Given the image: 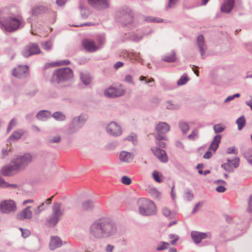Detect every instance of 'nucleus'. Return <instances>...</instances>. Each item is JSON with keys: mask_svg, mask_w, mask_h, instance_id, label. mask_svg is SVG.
Instances as JSON below:
<instances>
[{"mask_svg": "<svg viewBox=\"0 0 252 252\" xmlns=\"http://www.w3.org/2000/svg\"><path fill=\"white\" fill-rule=\"evenodd\" d=\"M63 243L61 240L58 237H53L51 238L50 243V248L51 250H54L61 247Z\"/></svg>", "mask_w": 252, "mask_h": 252, "instance_id": "nucleus-24", "label": "nucleus"}, {"mask_svg": "<svg viewBox=\"0 0 252 252\" xmlns=\"http://www.w3.org/2000/svg\"><path fill=\"white\" fill-rule=\"evenodd\" d=\"M214 130L216 133L218 134L224 131L225 127L222 126L221 124H216L214 126Z\"/></svg>", "mask_w": 252, "mask_h": 252, "instance_id": "nucleus-42", "label": "nucleus"}, {"mask_svg": "<svg viewBox=\"0 0 252 252\" xmlns=\"http://www.w3.org/2000/svg\"><path fill=\"white\" fill-rule=\"evenodd\" d=\"M16 210V204L12 200H3L0 203V211L3 213L9 214L15 212Z\"/></svg>", "mask_w": 252, "mask_h": 252, "instance_id": "nucleus-10", "label": "nucleus"}, {"mask_svg": "<svg viewBox=\"0 0 252 252\" xmlns=\"http://www.w3.org/2000/svg\"><path fill=\"white\" fill-rule=\"evenodd\" d=\"M193 194L191 190L188 189L185 192L184 198L188 201L192 200L193 198Z\"/></svg>", "mask_w": 252, "mask_h": 252, "instance_id": "nucleus-43", "label": "nucleus"}, {"mask_svg": "<svg viewBox=\"0 0 252 252\" xmlns=\"http://www.w3.org/2000/svg\"><path fill=\"white\" fill-rule=\"evenodd\" d=\"M96 246L95 245H92L87 248L86 252H96ZM102 252H110V245H107Z\"/></svg>", "mask_w": 252, "mask_h": 252, "instance_id": "nucleus-27", "label": "nucleus"}, {"mask_svg": "<svg viewBox=\"0 0 252 252\" xmlns=\"http://www.w3.org/2000/svg\"><path fill=\"white\" fill-rule=\"evenodd\" d=\"M126 92L125 90L121 88H116L111 87V98L116 97L123 95Z\"/></svg>", "mask_w": 252, "mask_h": 252, "instance_id": "nucleus-26", "label": "nucleus"}, {"mask_svg": "<svg viewBox=\"0 0 252 252\" xmlns=\"http://www.w3.org/2000/svg\"><path fill=\"white\" fill-rule=\"evenodd\" d=\"M23 132L22 131H15L10 136L9 138V140H11L12 139L13 140H18L19 139L21 136L23 135Z\"/></svg>", "mask_w": 252, "mask_h": 252, "instance_id": "nucleus-40", "label": "nucleus"}, {"mask_svg": "<svg viewBox=\"0 0 252 252\" xmlns=\"http://www.w3.org/2000/svg\"><path fill=\"white\" fill-rule=\"evenodd\" d=\"M169 246V243L164 241H161L158 245L156 248V250L158 251H161L168 249Z\"/></svg>", "mask_w": 252, "mask_h": 252, "instance_id": "nucleus-34", "label": "nucleus"}, {"mask_svg": "<svg viewBox=\"0 0 252 252\" xmlns=\"http://www.w3.org/2000/svg\"><path fill=\"white\" fill-rule=\"evenodd\" d=\"M93 206V203L92 201H86L82 204L81 207L84 210H89L91 209Z\"/></svg>", "mask_w": 252, "mask_h": 252, "instance_id": "nucleus-36", "label": "nucleus"}, {"mask_svg": "<svg viewBox=\"0 0 252 252\" xmlns=\"http://www.w3.org/2000/svg\"><path fill=\"white\" fill-rule=\"evenodd\" d=\"M122 183L126 185H129L131 183V179L127 176H124L121 178Z\"/></svg>", "mask_w": 252, "mask_h": 252, "instance_id": "nucleus-48", "label": "nucleus"}, {"mask_svg": "<svg viewBox=\"0 0 252 252\" xmlns=\"http://www.w3.org/2000/svg\"><path fill=\"white\" fill-rule=\"evenodd\" d=\"M33 157L30 154H26L24 156L17 158L16 163L19 166V169H22L28 165L32 160Z\"/></svg>", "mask_w": 252, "mask_h": 252, "instance_id": "nucleus-11", "label": "nucleus"}, {"mask_svg": "<svg viewBox=\"0 0 252 252\" xmlns=\"http://www.w3.org/2000/svg\"><path fill=\"white\" fill-rule=\"evenodd\" d=\"M238 125V129L241 130L246 125V120L244 116L239 117L236 122Z\"/></svg>", "mask_w": 252, "mask_h": 252, "instance_id": "nucleus-30", "label": "nucleus"}, {"mask_svg": "<svg viewBox=\"0 0 252 252\" xmlns=\"http://www.w3.org/2000/svg\"><path fill=\"white\" fill-rule=\"evenodd\" d=\"M196 43L200 52L201 58L204 59V55L207 49V46L205 42L204 38L202 34H200L197 36Z\"/></svg>", "mask_w": 252, "mask_h": 252, "instance_id": "nucleus-13", "label": "nucleus"}, {"mask_svg": "<svg viewBox=\"0 0 252 252\" xmlns=\"http://www.w3.org/2000/svg\"><path fill=\"white\" fill-rule=\"evenodd\" d=\"M19 166H18L16 162L12 165H6L1 169V173L5 176H10L16 171L20 170Z\"/></svg>", "mask_w": 252, "mask_h": 252, "instance_id": "nucleus-12", "label": "nucleus"}, {"mask_svg": "<svg viewBox=\"0 0 252 252\" xmlns=\"http://www.w3.org/2000/svg\"><path fill=\"white\" fill-rule=\"evenodd\" d=\"M80 77L84 84L88 85L91 82V78L89 74L87 73H81Z\"/></svg>", "mask_w": 252, "mask_h": 252, "instance_id": "nucleus-37", "label": "nucleus"}, {"mask_svg": "<svg viewBox=\"0 0 252 252\" xmlns=\"http://www.w3.org/2000/svg\"><path fill=\"white\" fill-rule=\"evenodd\" d=\"M54 196L50 197L46 200L45 202H42L40 205L34 207L33 212L36 215H38L41 212L45 210L48 205L51 204Z\"/></svg>", "mask_w": 252, "mask_h": 252, "instance_id": "nucleus-17", "label": "nucleus"}, {"mask_svg": "<svg viewBox=\"0 0 252 252\" xmlns=\"http://www.w3.org/2000/svg\"><path fill=\"white\" fill-rule=\"evenodd\" d=\"M143 35H139L137 33L132 32L129 35V40L134 41L138 42L143 38Z\"/></svg>", "mask_w": 252, "mask_h": 252, "instance_id": "nucleus-33", "label": "nucleus"}, {"mask_svg": "<svg viewBox=\"0 0 252 252\" xmlns=\"http://www.w3.org/2000/svg\"><path fill=\"white\" fill-rule=\"evenodd\" d=\"M41 53L40 49L37 43L30 42L23 47L21 51L22 55L26 58Z\"/></svg>", "mask_w": 252, "mask_h": 252, "instance_id": "nucleus-8", "label": "nucleus"}, {"mask_svg": "<svg viewBox=\"0 0 252 252\" xmlns=\"http://www.w3.org/2000/svg\"><path fill=\"white\" fill-rule=\"evenodd\" d=\"M226 189V188L223 186H219L216 189V191L220 193L224 192Z\"/></svg>", "mask_w": 252, "mask_h": 252, "instance_id": "nucleus-63", "label": "nucleus"}, {"mask_svg": "<svg viewBox=\"0 0 252 252\" xmlns=\"http://www.w3.org/2000/svg\"><path fill=\"white\" fill-rule=\"evenodd\" d=\"M89 3L93 7L98 9H102L108 7V0H88Z\"/></svg>", "mask_w": 252, "mask_h": 252, "instance_id": "nucleus-14", "label": "nucleus"}, {"mask_svg": "<svg viewBox=\"0 0 252 252\" xmlns=\"http://www.w3.org/2000/svg\"><path fill=\"white\" fill-rule=\"evenodd\" d=\"M28 72V66L27 65H20L13 71V75L18 78H22L26 76Z\"/></svg>", "mask_w": 252, "mask_h": 252, "instance_id": "nucleus-15", "label": "nucleus"}, {"mask_svg": "<svg viewBox=\"0 0 252 252\" xmlns=\"http://www.w3.org/2000/svg\"><path fill=\"white\" fill-rule=\"evenodd\" d=\"M189 80V78L187 75H183L177 81V85L178 86L184 85L187 83Z\"/></svg>", "mask_w": 252, "mask_h": 252, "instance_id": "nucleus-38", "label": "nucleus"}, {"mask_svg": "<svg viewBox=\"0 0 252 252\" xmlns=\"http://www.w3.org/2000/svg\"><path fill=\"white\" fill-rule=\"evenodd\" d=\"M176 60V53L174 50L162 57V60L167 63H173Z\"/></svg>", "mask_w": 252, "mask_h": 252, "instance_id": "nucleus-25", "label": "nucleus"}, {"mask_svg": "<svg viewBox=\"0 0 252 252\" xmlns=\"http://www.w3.org/2000/svg\"><path fill=\"white\" fill-rule=\"evenodd\" d=\"M53 117L58 121H63L65 119V116L59 112H56L53 115Z\"/></svg>", "mask_w": 252, "mask_h": 252, "instance_id": "nucleus-51", "label": "nucleus"}, {"mask_svg": "<svg viewBox=\"0 0 252 252\" xmlns=\"http://www.w3.org/2000/svg\"><path fill=\"white\" fill-rule=\"evenodd\" d=\"M149 192L155 198L159 199L161 198L160 192L156 188H151L149 189Z\"/></svg>", "mask_w": 252, "mask_h": 252, "instance_id": "nucleus-32", "label": "nucleus"}, {"mask_svg": "<svg viewBox=\"0 0 252 252\" xmlns=\"http://www.w3.org/2000/svg\"><path fill=\"white\" fill-rule=\"evenodd\" d=\"M161 176H162V175L160 174L156 170H155L153 172V178L158 183H161L162 182V181L161 179L160 178Z\"/></svg>", "mask_w": 252, "mask_h": 252, "instance_id": "nucleus-41", "label": "nucleus"}, {"mask_svg": "<svg viewBox=\"0 0 252 252\" xmlns=\"http://www.w3.org/2000/svg\"><path fill=\"white\" fill-rule=\"evenodd\" d=\"M161 212L162 214L166 218H170L171 212L167 207H164L162 209Z\"/></svg>", "mask_w": 252, "mask_h": 252, "instance_id": "nucleus-56", "label": "nucleus"}, {"mask_svg": "<svg viewBox=\"0 0 252 252\" xmlns=\"http://www.w3.org/2000/svg\"><path fill=\"white\" fill-rule=\"evenodd\" d=\"M45 10V7L42 6H38L34 7L32 9V14L37 15L42 13Z\"/></svg>", "mask_w": 252, "mask_h": 252, "instance_id": "nucleus-39", "label": "nucleus"}, {"mask_svg": "<svg viewBox=\"0 0 252 252\" xmlns=\"http://www.w3.org/2000/svg\"><path fill=\"white\" fill-rule=\"evenodd\" d=\"M61 204L54 203L52 208V213L47 219L48 225L50 226H55L61 219L63 215V210L61 209Z\"/></svg>", "mask_w": 252, "mask_h": 252, "instance_id": "nucleus-6", "label": "nucleus"}, {"mask_svg": "<svg viewBox=\"0 0 252 252\" xmlns=\"http://www.w3.org/2000/svg\"><path fill=\"white\" fill-rule=\"evenodd\" d=\"M125 81L130 84H133L132 77L130 75H126L125 78Z\"/></svg>", "mask_w": 252, "mask_h": 252, "instance_id": "nucleus-60", "label": "nucleus"}, {"mask_svg": "<svg viewBox=\"0 0 252 252\" xmlns=\"http://www.w3.org/2000/svg\"><path fill=\"white\" fill-rule=\"evenodd\" d=\"M139 213L143 216L154 215L157 213L154 203L145 198L139 199L137 201Z\"/></svg>", "mask_w": 252, "mask_h": 252, "instance_id": "nucleus-3", "label": "nucleus"}, {"mask_svg": "<svg viewBox=\"0 0 252 252\" xmlns=\"http://www.w3.org/2000/svg\"><path fill=\"white\" fill-rule=\"evenodd\" d=\"M20 230L22 232V235L24 238H26L30 235V231L28 229H24L21 228Z\"/></svg>", "mask_w": 252, "mask_h": 252, "instance_id": "nucleus-59", "label": "nucleus"}, {"mask_svg": "<svg viewBox=\"0 0 252 252\" xmlns=\"http://www.w3.org/2000/svg\"><path fill=\"white\" fill-rule=\"evenodd\" d=\"M221 167L227 172H231L233 171V167L229 163H224L221 164Z\"/></svg>", "mask_w": 252, "mask_h": 252, "instance_id": "nucleus-45", "label": "nucleus"}, {"mask_svg": "<svg viewBox=\"0 0 252 252\" xmlns=\"http://www.w3.org/2000/svg\"><path fill=\"white\" fill-rule=\"evenodd\" d=\"M104 41V37L100 35L97 37V43L91 39L86 38L83 40L82 45L87 51L93 52L99 49Z\"/></svg>", "mask_w": 252, "mask_h": 252, "instance_id": "nucleus-7", "label": "nucleus"}, {"mask_svg": "<svg viewBox=\"0 0 252 252\" xmlns=\"http://www.w3.org/2000/svg\"><path fill=\"white\" fill-rule=\"evenodd\" d=\"M208 234L206 233L192 231L191 232V237L194 243H199L202 239H205L207 237Z\"/></svg>", "mask_w": 252, "mask_h": 252, "instance_id": "nucleus-18", "label": "nucleus"}, {"mask_svg": "<svg viewBox=\"0 0 252 252\" xmlns=\"http://www.w3.org/2000/svg\"><path fill=\"white\" fill-rule=\"evenodd\" d=\"M136 138H137L136 135L135 134H133V135H128L125 139V140L132 141L133 142V144L135 145L137 143Z\"/></svg>", "mask_w": 252, "mask_h": 252, "instance_id": "nucleus-55", "label": "nucleus"}, {"mask_svg": "<svg viewBox=\"0 0 252 252\" xmlns=\"http://www.w3.org/2000/svg\"><path fill=\"white\" fill-rule=\"evenodd\" d=\"M155 156L163 162H166L168 161L167 156L166 152L158 147H156L152 150Z\"/></svg>", "mask_w": 252, "mask_h": 252, "instance_id": "nucleus-16", "label": "nucleus"}, {"mask_svg": "<svg viewBox=\"0 0 252 252\" xmlns=\"http://www.w3.org/2000/svg\"><path fill=\"white\" fill-rule=\"evenodd\" d=\"M179 126L183 134H186L189 129V124L184 121L179 122Z\"/></svg>", "mask_w": 252, "mask_h": 252, "instance_id": "nucleus-29", "label": "nucleus"}, {"mask_svg": "<svg viewBox=\"0 0 252 252\" xmlns=\"http://www.w3.org/2000/svg\"><path fill=\"white\" fill-rule=\"evenodd\" d=\"M90 235L96 239H107L110 236V220L108 216L95 220L91 225Z\"/></svg>", "mask_w": 252, "mask_h": 252, "instance_id": "nucleus-2", "label": "nucleus"}, {"mask_svg": "<svg viewBox=\"0 0 252 252\" xmlns=\"http://www.w3.org/2000/svg\"><path fill=\"white\" fill-rule=\"evenodd\" d=\"M61 141V137L60 135H56L50 137L48 140L49 143H59Z\"/></svg>", "mask_w": 252, "mask_h": 252, "instance_id": "nucleus-52", "label": "nucleus"}, {"mask_svg": "<svg viewBox=\"0 0 252 252\" xmlns=\"http://www.w3.org/2000/svg\"><path fill=\"white\" fill-rule=\"evenodd\" d=\"M156 143L160 148H164L166 146L165 142L162 141V140L156 139Z\"/></svg>", "mask_w": 252, "mask_h": 252, "instance_id": "nucleus-61", "label": "nucleus"}, {"mask_svg": "<svg viewBox=\"0 0 252 252\" xmlns=\"http://www.w3.org/2000/svg\"><path fill=\"white\" fill-rule=\"evenodd\" d=\"M42 47L43 49L48 50L50 49L52 46V44L51 41H48L41 43Z\"/></svg>", "mask_w": 252, "mask_h": 252, "instance_id": "nucleus-53", "label": "nucleus"}, {"mask_svg": "<svg viewBox=\"0 0 252 252\" xmlns=\"http://www.w3.org/2000/svg\"><path fill=\"white\" fill-rule=\"evenodd\" d=\"M0 187L2 188H8L9 187H12L13 188H16L17 186L15 185H10L5 182V181L1 178H0Z\"/></svg>", "mask_w": 252, "mask_h": 252, "instance_id": "nucleus-50", "label": "nucleus"}, {"mask_svg": "<svg viewBox=\"0 0 252 252\" xmlns=\"http://www.w3.org/2000/svg\"><path fill=\"white\" fill-rule=\"evenodd\" d=\"M178 0H169L168 3L166 7V9L168 10V9L174 8Z\"/></svg>", "mask_w": 252, "mask_h": 252, "instance_id": "nucleus-54", "label": "nucleus"}, {"mask_svg": "<svg viewBox=\"0 0 252 252\" xmlns=\"http://www.w3.org/2000/svg\"><path fill=\"white\" fill-rule=\"evenodd\" d=\"M115 19L122 27L130 30L136 28L139 25L135 19L134 10L126 5L119 8L116 11Z\"/></svg>", "mask_w": 252, "mask_h": 252, "instance_id": "nucleus-1", "label": "nucleus"}, {"mask_svg": "<svg viewBox=\"0 0 252 252\" xmlns=\"http://www.w3.org/2000/svg\"><path fill=\"white\" fill-rule=\"evenodd\" d=\"M211 150H209V148H208V151L206 152V153L203 156V158L205 159H209L212 156V154Z\"/></svg>", "mask_w": 252, "mask_h": 252, "instance_id": "nucleus-62", "label": "nucleus"}, {"mask_svg": "<svg viewBox=\"0 0 252 252\" xmlns=\"http://www.w3.org/2000/svg\"><path fill=\"white\" fill-rule=\"evenodd\" d=\"M73 77L72 71L68 67L56 70L53 74L51 81L54 83H59L60 82Z\"/></svg>", "mask_w": 252, "mask_h": 252, "instance_id": "nucleus-5", "label": "nucleus"}, {"mask_svg": "<svg viewBox=\"0 0 252 252\" xmlns=\"http://www.w3.org/2000/svg\"><path fill=\"white\" fill-rule=\"evenodd\" d=\"M32 215L30 207H27L17 214V217L19 220L30 219L32 218Z\"/></svg>", "mask_w": 252, "mask_h": 252, "instance_id": "nucleus-19", "label": "nucleus"}, {"mask_svg": "<svg viewBox=\"0 0 252 252\" xmlns=\"http://www.w3.org/2000/svg\"><path fill=\"white\" fill-rule=\"evenodd\" d=\"M166 107L168 109H171V110L178 109L180 108V107L178 105H174V104H173L172 103V101H168L167 102Z\"/></svg>", "mask_w": 252, "mask_h": 252, "instance_id": "nucleus-49", "label": "nucleus"}, {"mask_svg": "<svg viewBox=\"0 0 252 252\" xmlns=\"http://www.w3.org/2000/svg\"><path fill=\"white\" fill-rule=\"evenodd\" d=\"M144 21L148 23H161L163 21L162 19H158L155 17L144 16Z\"/></svg>", "mask_w": 252, "mask_h": 252, "instance_id": "nucleus-31", "label": "nucleus"}, {"mask_svg": "<svg viewBox=\"0 0 252 252\" xmlns=\"http://www.w3.org/2000/svg\"><path fill=\"white\" fill-rule=\"evenodd\" d=\"M133 159V156L129 152L122 151L120 154V159L125 162H130Z\"/></svg>", "mask_w": 252, "mask_h": 252, "instance_id": "nucleus-23", "label": "nucleus"}, {"mask_svg": "<svg viewBox=\"0 0 252 252\" xmlns=\"http://www.w3.org/2000/svg\"><path fill=\"white\" fill-rule=\"evenodd\" d=\"M22 18L18 16L17 18L9 17L6 19L0 17V24L8 32H13L17 30L22 22Z\"/></svg>", "mask_w": 252, "mask_h": 252, "instance_id": "nucleus-4", "label": "nucleus"}, {"mask_svg": "<svg viewBox=\"0 0 252 252\" xmlns=\"http://www.w3.org/2000/svg\"><path fill=\"white\" fill-rule=\"evenodd\" d=\"M48 115V112L46 111H40L37 114V118L39 120H44L45 118H46Z\"/></svg>", "mask_w": 252, "mask_h": 252, "instance_id": "nucleus-47", "label": "nucleus"}, {"mask_svg": "<svg viewBox=\"0 0 252 252\" xmlns=\"http://www.w3.org/2000/svg\"><path fill=\"white\" fill-rule=\"evenodd\" d=\"M198 130L197 129L195 128L191 133L188 135V138L189 140H193L196 138H197L198 137Z\"/></svg>", "mask_w": 252, "mask_h": 252, "instance_id": "nucleus-44", "label": "nucleus"}, {"mask_svg": "<svg viewBox=\"0 0 252 252\" xmlns=\"http://www.w3.org/2000/svg\"><path fill=\"white\" fill-rule=\"evenodd\" d=\"M168 237L170 239H172L170 241V244L172 245H175L176 242L179 239V236L177 235L170 234L169 235Z\"/></svg>", "mask_w": 252, "mask_h": 252, "instance_id": "nucleus-46", "label": "nucleus"}, {"mask_svg": "<svg viewBox=\"0 0 252 252\" xmlns=\"http://www.w3.org/2000/svg\"><path fill=\"white\" fill-rule=\"evenodd\" d=\"M69 63V62L68 60H64L60 61L59 62H53L49 63L46 64L48 66H57L61 65H66Z\"/></svg>", "mask_w": 252, "mask_h": 252, "instance_id": "nucleus-35", "label": "nucleus"}, {"mask_svg": "<svg viewBox=\"0 0 252 252\" xmlns=\"http://www.w3.org/2000/svg\"><path fill=\"white\" fill-rule=\"evenodd\" d=\"M221 136L220 135H216L209 146V150L213 151L214 152L218 149L221 141Z\"/></svg>", "mask_w": 252, "mask_h": 252, "instance_id": "nucleus-22", "label": "nucleus"}, {"mask_svg": "<svg viewBox=\"0 0 252 252\" xmlns=\"http://www.w3.org/2000/svg\"><path fill=\"white\" fill-rule=\"evenodd\" d=\"M226 153L228 154H234L236 155L238 153V151L235 147H230L227 149Z\"/></svg>", "mask_w": 252, "mask_h": 252, "instance_id": "nucleus-57", "label": "nucleus"}, {"mask_svg": "<svg viewBox=\"0 0 252 252\" xmlns=\"http://www.w3.org/2000/svg\"><path fill=\"white\" fill-rule=\"evenodd\" d=\"M247 211L250 213H252V194L250 196L248 201V206L247 209Z\"/></svg>", "mask_w": 252, "mask_h": 252, "instance_id": "nucleus-58", "label": "nucleus"}, {"mask_svg": "<svg viewBox=\"0 0 252 252\" xmlns=\"http://www.w3.org/2000/svg\"><path fill=\"white\" fill-rule=\"evenodd\" d=\"M243 156L248 162L252 166V149H249L245 151Z\"/></svg>", "mask_w": 252, "mask_h": 252, "instance_id": "nucleus-28", "label": "nucleus"}, {"mask_svg": "<svg viewBox=\"0 0 252 252\" xmlns=\"http://www.w3.org/2000/svg\"><path fill=\"white\" fill-rule=\"evenodd\" d=\"M235 0H225L221 6V11L222 12L229 13L233 8Z\"/></svg>", "mask_w": 252, "mask_h": 252, "instance_id": "nucleus-20", "label": "nucleus"}, {"mask_svg": "<svg viewBox=\"0 0 252 252\" xmlns=\"http://www.w3.org/2000/svg\"><path fill=\"white\" fill-rule=\"evenodd\" d=\"M122 134L121 126L116 122L111 121V135L114 136H118Z\"/></svg>", "mask_w": 252, "mask_h": 252, "instance_id": "nucleus-21", "label": "nucleus"}, {"mask_svg": "<svg viewBox=\"0 0 252 252\" xmlns=\"http://www.w3.org/2000/svg\"><path fill=\"white\" fill-rule=\"evenodd\" d=\"M157 132L155 135L156 139L166 140L165 134L170 130V126L165 122H159L156 126Z\"/></svg>", "mask_w": 252, "mask_h": 252, "instance_id": "nucleus-9", "label": "nucleus"}, {"mask_svg": "<svg viewBox=\"0 0 252 252\" xmlns=\"http://www.w3.org/2000/svg\"><path fill=\"white\" fill-rule=\"evenodd\" d=\"M231 164L233 165L234 167H235V168L238 167L239 165V158H236L234 159H232Z\"/></svg>", "mask_w": 252, "mask_h": 252, "instance_id": "nucleus-64", "label": "nucleus"}]
</instances>
